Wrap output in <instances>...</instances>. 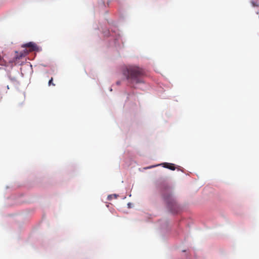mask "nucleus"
I'll use <instances>...</instances> for the list:
<instances>
[{
	"instance_id": "nucleus-1",
	"label": "nucleus",
	"mask_w": 259,
	"mask_h": 259,
	"mask_svg": "<svg viewBox=\"0 0 259 259\" xmlns=\"http://www.w3.org/2000/svg\"><path fill=\"white\" fill-rule=\"evenodd\" d=\"M123 74L126 76L128 82L134 86L144 82L143 77L145 75V72L139 66L131 65L123 70Z\"/></svg>"
},
{
	"instance_id": "nucleus-2",
	"label": "nucleus",
	"mask_w": 259,
	"mask_h": 259,
	"mask_svg": "<svg viewBox=\"0 0 259 259\" xmlns=\"http://www.w3.org/2000/svg\"><path fill=\"white\" fill-rule=\"evenodd\" d=\"M163 199L168 205H175L176 202L172 196L170 194H167L166 195L163 196Z\"/></svg>"
},
{
	"instance_id": "nucleus-3",
	"label": "nucleus",
	"mask_w": 259,
	"mask_h": 259,
	"mask_svg": "<svg viewBox=\"0 0 259 259\" xmlns=\"http://www.w3.org/2000/svg\"><path fill=\"white\" fill-rule=\"evenodd\" d=\"M22 47L29 48V51H28V52L35 51L37 48L36 45L32 42H30L23 45Z\"/></svg>"
},
{
	"instance_id": "nucleus-4",
	"label": "nucleus",
	"mask_w": 259,
	"mask_h": 259,
	"mask_svg": "<svg viewBox=\"0 0 259 259\" xmlns=\"http://www.w3.org/2000/svg\"><path fill=\"white\" fill-rule=\"evenodd\" d=\"M162 164L163 165V166L164 167L168 168L170 170H174L176 169L175 165L174 164L165 162L162 163Z\"/></svg>"
},
{
	"instance_id": "nucleus-5",
	"label": "nucleus",
	"mask_w": 259,
	"mask_h": 259,
	"mask_svg": "<svg viewBox=\"0 0 259 259\" xmlns=\"http://www.w3.org/2000/svg\"><path fill=\"white\" fill-rule=\"evenodd\" d=\"M28 53V51L27 52H25L24 53H20V55H17L16 56V59H21V58H22L23 57L25 56V55L27 54Z\"/></svg>"
},
{
	"instance_id": "nucleus-6",
	"label": "nucleus",
	"mask_w": 259,
	"mask_h": 259,
	"mask_svg": "<svg viewBox=\"0 0 259 259\" xmlns=\"http://www.w3.org/2000/svg\"><path fill=\"white\" fill-rule=\"evenodd\" d=\"M118 195H116V194H112V195H110L108 196V199L109 200H111L112 198H114V199H116L117 198Z\"/></svg>"
},
{
	"instance_id": "nucleus-7",
	"label": "nucleus",
	"mask_w": 259,
	"mask_h": 259,
	"mask_svg": "<svg viewBox=\"0 0 259 259\" xmlns=\"http://www.w3.org/2000/svg\"><path fill=\"white\" fill-rule=\"evenodd\" d=\"M53 81V78L51 77V78L50 79V80L49 81V82H48L49 86H50L51 85H52L53 86L55 85V84L54 83Z\"/></svg>"
}]
</instances>
